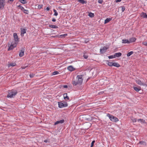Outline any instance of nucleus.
<instances>
[{
    "mask_svg": "<svg viewBox=\"0 0 147 147\" xmlns=\"http://www.w3.org/2000/svg\"><path fill=\"white\" fill-rule=\"evenodd\" d=\"M83 76L78 75L76 77V79L75 80H73L72 82V83L74 86H76L78 85H81L82 82Z\"/></svg>",
    "mask_w": 147,
    "mask_h": 147,
    "instance_id": "nucleus-1",
    "label": "nucleus"
},
{
    "mask_svg": "<svg viewBox=\"0 0 147 147\" xmlns=\"http://www.w3.org/2000/svg\"><path fill=\"white\" fill-rule=\"evenodd\" d=\"M13 36L14 38V40L15 42L13 43L12 42L10 47L8 48V50H10L13 49L14 48L16 47L17 45V44L18 41V38L17 36V34L16 33H14L13 34Z\"/></svg>",
    "mask_w": 147,
    "mask_h": 147,
    "instance_id": "nucleus-2",
    "label": "nucleus"
},
{
    "mask_svg": "<svg viewBox=\"0 0 147 147\" xmlns=\"http://www.w3.org/2000/svg\"><path fill=\"white\" fill-rule=\"evenodd\" d=\"M17 93V92L16 90H12L9 91L8 94L7 96L8 98H13Z\"/></svg>",
    "mask_w": 147,
    "mask_h": 147,
    "instance_id": "nucleus-3",
    "label": "nucleus"
},
{
    "mask_svg": "<svg viewBox=\"0 0 147 147\" xmlns=\"http://www.w3.org/2000/svg\"><path fill=\"white\" fill-rule=\"evenodd\" d=\"M107 116L108 117L110 120L112 121L116 122L119 121V119L113 116L110 114H107Z\"/></svg>",
    "mask_w": 147,
    "mask_h": 147,
    "instance_id": "nucleus-4",
    "label": "nucleus"
},
{
    "mask_svg": "<svg viewBox=\"0 0 147 147\" xmlns=\"http://www.w3.org/2000/svg\"><path fill=\"white\" fill-rule=\"evenodd\" d=\"M59 107L60 108H62L67 107L68 105L67 103L65 102H58Z\"/></svg>",
    "mask_w": 147,
    "mask_h": 147,
    "instance_id": "nucleus-5",
    "label": "nucleus"
},
{
    "mask_svg": "<svg viewBox=\"0 0 147 147\" xmlns=\"http://www.w3.org/2000/svg\"><path fill=\"white\" fill-rule=\"evenodd\" d=\"M136 83L138 85L140 86H147V85L144 83L143 82H142L140 80L138 79L136 80Z\"/></svg>",
    "mask_w": 147,
    "mask_h": 147,
    "instance_id": "nucleus-6",
    "label": "nucleus"
},
{
    "mask_svg": "<svg viewBox=\"0 0 147 147\" xmlns=\"http://www.w3.org/2000/svg\"><path fill=\"white\" fill-rule=\"evenodd\" d=\"M5 5V0H0V9L3 8Z\"/></svg>",
    "mask_w": 147,
    "mask_h": 147,
    "instance_id": "nucleus-7",
    "label": "nucleus"
},
{
    "mask_svg": "<svg viewBox=\"0 0 147 147\" xmlns=\"http://www.w3.org/2000/svg\"><path fill=\"white\" fill-rule=\"evenodd\" d=\"M108 48L105 47H103L102 49H100L101 53H103L106 52Z\"/></svg>",
    "mask_w": 147,
    "mask_h": 147,
    "instance_id": "nucleus-8",
    "label": "nucleus"
},
{
    "mask_svg": "<svg viewBox=\"0 0 147 147\" xmlns=\"http://www.w3.org/2000/svg\"><path fill=\"white\" fill-rule=\"evenodd\" d=\"M26 29H25L24 28H21V35L22 36H24V34H25L26 32Z\"/></svg>",
    "mask_w": 147,
    "mask_h": 147,
    "instance_id": "nucleus-9",
    "label": "nucleus"
},
{
    "mask_svg": "<svg viewBox=\"0 0 147 147\" xmlns=\"http://www.w3.org/2000/svg\"><path fill=\"white\" fill-rule=\"evenodd\" d=\"M24 49L21 50L19 54V55L20 57H22L24 55Z\"/></svg>",
    "mask_w": 147,
    "mask_h": 147,
    "instance_id": "nucleus-10",
    "label": "nucleus"
},
{
    "mask_svg": "<svg viewBox=\"0 0 147 147\" xmlns=\"http://www.w3.org/2000/svg\"><path fill=\"white\" fill-rule=\"evenodd\" d=\"M64 122V120L63 119H61L59 121H57L54 124L55 125H56L59 123H62Z\"/></svg>",
    "mask_w": 147,
    "mask_h": 147,
    "instance_id": "nucleus-11",
    "label": "nucleus"
},
{
    "mask_svg": "<svg viewBox=\"0 0 147 147\" xmlns=\"http://www.w3.org/2000/svg\"><path fill=\"white\" fill-rule=\"evenodd\" d=\"M140 16L144 18H147V15L145 13L142 12L140 14Z\"/></svg>",
    "mask_w": 147,
    "mask_h": 147,
    "instance_id": "nucleus-12",
    "label": "nucleus"
},
{
    "mask_svg": "<svg viewBox=\"0 0 147 147\" xmlns=\"http://www.w3.org/2000/svg\"><path fill=\"white\" fill-rule=\"evenodd\" d=\"M67 69L70 71H74L75 69L72 66H69L67 67Z\"/></svg>",
    "mask_w": 147,
    "mask_h": 147,
    "instance_id": "nucleus-13",
    "label": "nucleus"
},
{
    "mask_svg": "<svg viewBox=\"0 0 147 147\" xmlns=\"http://www.w3.org/2000/svg\"><path fill=\"white\" fill-rule=\"evenodd\" d=\"M134 89L135 90L136 92H139L140 90H141V87L138 86V87H134Z\"/></svg>",
    "mask_w": 147,
    "mask_h": 147,
    "instance_id": "nucleus-14",
    "label": "nucleus"
},
{
    "mask_svg": "<svg viewBox=\"0 0 147 147\" xmlns=\"http://www.w3.org/2000/svg\"><path fill=\"white\" fill-rule=\"evenodd\" d=\"M115 57H119L121 56V53H115L114 55Z\"/></svg>",
    "mask_w": 147,
    "mask_h": 147,
    "instance_id": "nucleus-15",
    "label": "nucleus"
},
{
    "mask_svg": "<svg viewBox=\"0 0 147 147\" xmlns=\"http://www.w3.org/2000/svg\"><path fill=\"white\" fill-rule=\"evenodd\" d=\"M114 66L118 67H120V65L117 63L113 62V66Z\"/></svg>",
    "mask_w": 147,
    "mask_h": 147,
    "instance_id": "nucleus-16",
    "label": "nucleus"
},
{
    "mask_svg": "<svg viewBox=\"0 0 147 147\" xmlns=\"http://www.w3.org/2000/svg\"><path fill=\"white\" fill-rule=\"evenodd\" d=\"M122 42L124 43H130L129 40L127 39H123L122 40Z\"/></svg>",
    "mask_w": 147,
    "mask_h": 147,
    "instance_id": "nucleus-17",
    "label": "nucleus"
},
{
    "mask_svg": "<svg viewBox=\"0 0 147 147\" xmlns=\"http://www.w3.org/2000/svg\"><path fill=\"white\" fill-rule=\"evenodd\" d=\"M136 40V38H130L129 40V42H130V43L131 42H135Z\"/></svg>",
    "mask_w": 147,
    "mask_h": 147,
    "instance_id": "nucleus-18",
    "label": "nucleus"
},
{
    "mask_svg": "<svg viewBox=\"0 0 147 147\" xmlns=\"http://www.w3.org/2000/svg\"><path fill=\"white\" fill-rule=\"evenodd\" d=\"M137 121L139 123H145V120H144L143 119H138V120Z\"/></svg>",
    "mask_w": 147,
    "mask_h": 147,
    "instance_id": "nucleus-19",
    "label": "nucleus"
},
{
    "mask_svg": "<svg viewBox=\"0 0 147 147\" xmlns=\"http://www.w3.org/2000/svg\"><path fill=\"white\" fill-rule=\"evenodd\" d=\"M63 97L65 100H69V97L67 96V94H63Z\"/></svg>",
    "mask_w": 147,
    "mask_h": 147,
    "instance_id": "nucleus-20",
    "label": "nucleus"
},
{
    "mask_svg": "<svg viewBox=\"0 0 147 147\" xmlns=\"http://www.w3.org/2000/svg\"><path fill=\"white\" fill-rule=\"evenodd\" d=\"M111 19L110 18H107L105 21L104 24H106L111 21Z\"/></svg>",
    "mask_w": 147,
    "mask_h": 147,
    "instance_id": "nucleus-21",
    "label": "nucleus"
},
{
    "mask_svg": "<svg viewBox=\"0 0 147 147\" xmlns=\"http://www.w3.org/2000/svg\"><path fill=\"white\" fill-rule=\"evenodd\" d=\"M49 27L50 28H58L57 26H55V25H50Z\"/></svg>",
    "mask_w": 147,
    "mask_h": 147,
    "instance_id": "nucleus-22",
    "label": "nucleus"
},
{
    "mask_svg": "<svg viewBox=\"0 0 147 147\" xmlns=\"http://www.w3.org/2000/svg\"><path fill=\"white\" fill-rule=\"evenodd\" d=\"M140 144L141 145L145 146L146 145V142L144 141H140L138 143V144Z\"/></svg>",
    "mask_w": 147,
    "mask_h": 147,
    "instance_id": "nucleus-23",
    "label": "nucleus"
},
{
    "mask_svg": "<svg viewBox=\"0 0 147 147\" xmlns=\"http://www.w3.org/2000/svg\"><path fill=\"white\" fill-rule=\"evenodd\" d=\"M20 2L23 4H25L27 3V1L26 0H19Z\"/></svg>",
    "mask_w": 147,
    "mask_h": 147,
    "instance_id": "nucleus-24",
    "label": "nucleus"
},
{
    "mask_svg": "<svg viewBox=\"0 0 147 147\" xmlns=\"http://www.w3.org/2000/svg\"><path fill=\"white\" fill-rule=\"evenodd\" d=\"M16 65L15 63H11L9 64V67L10 66H14Z\"/></svg>",
    "mask_w": 147,
    "mask_h": 147,
    "instance_id": "nucleus-25",
    "label": "nucleus"
},
{
    "mask_svg": "<svg viewBox=\"0 0 147 147\" xmlns=\"http://www.w3.org/2000/svg\"><path fill=\"white\" fill-rule=\"evenodd\" d=\"M133 53V51H130V52H129V53H128L127 54V57H129L131 55H132Z\"/></svg>",
    "mask_w": 147,
    "mask_h": 147,
    "instance_id": "nucleus-26",
    "label": "nucleus"
},
{
    "mask_svg": "<svg viewBox=\"0 0 147 147\" xmlns=\"http://www.w3.org/2000/svg\"><path fill=\"white\" fill-rule=\"evenodd\" d=\"M107 65L109 66H110V67L113 66V62H108L107 63Z\"/></svg>",
    "mask_w": 147,
    "mask_h": 147,
    "instance_id": "nucleus-27",
    "label": "nucleus"
},
{
    "mask_svg": "<svg viewBox=\"0 0 147 147\" xmlns=\"http://www.w3.org/2000/svg\"><path fill=\"white\" fill-rule=\"evenodd\" d=\"M78 1L82 4H84L85 3V1L84 0H78Z\"/></svg>",
    "mask_w": 147,
    "mask_h": 147,
    "instance_id": "nucleus-28",
    "label": "nucleus"
},
{
    "mask_svg": "<svg viewBox=\"0 0 147 147\" xmlns=\"http://www.w3.org/2000/svg\"><path fill=\"white\" fill-rule=\"evenodd\" d=\"M131 121L133 122H135L136 121V118H135L134 117H131Z\"/></svg>",
    "mask_w": 147,
    "mask_h": 147,
    "instance_id": "nucleus-29",
    "label": "nucleus"
},
{
    "mask_svg": "<svg viewBox=\"0 0 147 147\" xmlns=\"http://www.w3.org/2000/svg\"><path fill=\"white\" fill-rule=\"evenodd\" d=\"M120 7L121 8V11L122 12H123L125 11V7L122 6Z\"/></svg>",
    "mask_w": 147,
    "mask_h": 147,
    "instance_id": "nucleus-30",
    "label": "nucleus"
},
{
    "mask_svg": "<svg viewBox=\"0 0 147 147\" xmlns=\"http://www.w3.org/2000/svg\"><path fill=\"white\" fill-rule=\"evenodd\" d=\"M88 16L90 17H92L94 16V14L92 13H89Z\"/></svg>",
    "mask_w": 147,
    "mask_h": 147,
    "instance_id": "nucleus-31",
    "label": "nucleus"
},
{
    "mask_svg": "<svg viewBox=\"0 0 147 147\" xmlns=\"http://www.w3.org/2000/svg\"><path fill=\"white\" fill-rule=\"evenodd\" d=\"M59 73V72L57 71H55L54 72H53L52 73V75H55L58 74Z\"/></svg>",
    "mask_w": 147,
    "mask_h": 147,
    "instance_id": "nucleus-32",
    "label": "nucleus"
},
{
    "mask_svg": "<svg viewBox=\"0 0 147 147\" xmlns=\"http://www.w3.org/2000/svg\"><path fill=\"white\" fill-rule=\"evenodd\" d=\"M24 12V13H26V14H28L29 13V11L28 10L24 9V10L23 11Z\"/></svg>",
    "mask_w": 147,
    "mask_h": 147,
    "instance_id": "nucleus-33",
    "label": "nucleus"
},
{
    "mask_svg": "<svg viewBox=\"0 0 147 147\" xmlns=\"http://www.w3.org/2000/svg\"><path fill=\"white\" fill-rule=\"evenodd\" d=\"M53 11L54 12V15L56 16H57L58 15V13L57 12V11L56 10L54 9L53 10Z\"/></svg>",
    "mask_w": 147,
    "mask_h": 147,
    "instance_id": "nucleus-34",
    "label": "nucleus"
},
{
    "mask_svg": "<svg viewBox=\"0 0 147 147\" xmlns=\"http://www.w3.org/2000/svg\"><path fill=\"white\" fill-rule=\"evenodd\" d=\"M108 58L109 59H111L115 58V56L114 55H110L108 56Z\"/></svg>",
    "mask_w": 147,
    "mask_h": 147,
    "instance_id": "nucleus-35",
    "label": "nucleus"
},
{
    "mask_svg": "<svg viewBox=\"0 0 147 147\" xmlns=\"http://www.w3.org/2000/svg\"><path fill=\"white\" fill-rule=\"evenodd\" d=\"M18 7L22 11H23L24 10V7L21 6L20 5H18Z\"/></svg>",
    "mask_w": 147,
    "mask_h": 147,
    "instance_id": "nucleus-36",
    "label": "nucleus"
},
{
    "mask_svg": "<svg viewBox=\"0 0 147 147\" xmlns=\"http://www.w3.org/2000/svg\"><path fill=\"white\" fill-rule=\"evenodd\" d=\"M34 76V74H33L32 73L30 74V78H33Z\"/></svg>",
    "mask_w": 147,
    "mask_h": 147,
    "instance_id": "nucleus-37",
    "label": "nucleus"
},
{
    "mask_svg": "<svg viewBox=\"0 0 147 147\" xmlns=\"http://www.w3.org/2000/svg\"><path fill=\"white\" fill-rule=\"evenodd\" d=\"M142 44L145 46H147V42H142Z\"/></svg>",
    "mask_w": 147,
    "mask_h": 147,
    "instance_id": "nucleus-38",
    "label": "nucleus"
},
{
    "mask_svg": "<svg viewBox=\"0 0 147 147\" xmlns=\"http://www.w3.org/2000/svg\"><path fill=\"white\" fill-rule=\"evenodd\" d=\"M94 142H95L94 140H93L92 141V142L91 144V146L90 147H92Z\"/></svg>",
    "mask_w": 147,
    "mask_h": 147,
    "instance_id": "nucleus-39",
    "label": "nucleus"
},
{
    "mask_svg": "<svg viewBox=\"0 0 147 147\" xmlns=\"http://www.w3.org/2000/svg\"><path fill=\"white\" fill-rule=\"evenodd\" d=\"M103 2L102 0H98V2L100 3H102Z\"/></svg>",
    "mask_w": 147,
    "mask_h": 147,
    "instance_id": "nucleus-40",
    "label": "nucleus"
},
{
    "mask_svg": "<svg viewBox=\"0 0 147 147\" xmlns=\"http://www.w3.org/2000/svg\"><path fill=\"white\" fill-rule=\"evenodd\" d=\"M42 6H43V5H39L38 6V8L40 9V8H41L42 7Z\"/></svg>",
    "mask_w": 147,
    "mask_h": 147,
    "instance_id": "nucleus-41",
    "label": "nucleus"
},
{
    "mask_svg": "<svg viewBox=\"0 0 147 147\" xmlns=\"http://www.w3.org/2000/svg\"><path fill=\"white\" fill-rule=\"evenodd\" d=\"M84 57L85 59H87L88 57V56L84 54Z\"/></svg>",
    "mask_w": 147,
    "mask_h": 147,
    "instance_id": "nucleus-42",
    "label": "nucleus"
},
{
    "mask_svg": "<svg viewBox=\"0 0 147 147\" xmlns=\"http://www.w3.org/2000/svg\"><path fill=\"white\" fill-rule=\"evenodd\" d=\"M121 0H117L116 1V2L118 3L121 1Z\"/></svg>",
    "mask_w": 147,
    "mask_h": 147,
    "instance_id": "nucleus-43",
    "label": "nucleus"
},
{
    "mask_svg": "<svg viewBox=\"0 0 147 147\" xmlns=\"http://www.w3.org/2000/svg\"><path fill=\"white\" fill-rule=\"evenodd\" d=\"M56 21V20L55 19V18H53L52 20V21L53 22H55Z\"/></svg>",
    "mask_w": 147,
    "mask_h": 147,
    "instance_id": "nucleus-44",
    "label": "nucleus"
},
{
    "mask_svg": "<svg viewBox=\"0 0 147 147\" xmlns=\"http://www.w3.org/2000/svg\"><path fill=\"white\" fill-rule=\"evenodd\" d=\"M46 9L47 11H49V10L50 9V8L49 7H47V8H46Z\"/></svg>",
    "mask_w": 147,
    "mask_h": 147,
    "instance_id": "nucleus-45",
    "label": "nucleus"
},
{
    "mask_svg": "<svg viewBox=\"0 0 147 147\" xmlns=\"http://www.w3.org/2000/svg\"><path fill=\"white\" fill-rule=\"evenodd\" d=\"M67 34H65L63 35H61V36H67Z\"/></svg>",
    "mask_w": 147,
    "mask_h": 147,
    "instance_id": "nucleus-46",
    "label": "nucleus"
},
{
    "mask_svg": "<svg viewBox=\"0 0 147 147\" xmlns=\"http://www.w3.org/2000/svg\"><path fill=\"white\" fill-rule=\"evenodd\" d=\"M63 87H64V88H67V85H64V86H63Z\"/></svg>",
    "mask_w": 147,
    "mask_h": 147,
    "instance_id": "nucleus-47",
    "label": "nucleus"
},
{
    "mask_svg": "<svg viewBox=\"0 0 147 147\" xmlns=\"http://www.w3.org/2000/svg\"><path fill=\"white\" fill-rule=\"evenodd\" d=\"M44 142H46V143H47V142H48V140H44Z\"/></svg>",
    "mask_w": 147,
    "mask_h": 147,
    "instance_id": "nucleus-48",
    "label": "nucleus"
},
{
    "mask_svg": "<svg viewBox=\"0 0 147 147\" xmlns=\"http://www.w3.org/2000/svg\"><path fill=\"white\" fill-rule=\"evenodd\" d=\"M26 67H27V66H26V67L23 66V67H22V69H25V68Z\"/></svg>",
    "mask_w": 147,
    "mask_h": 147,
    "instance_id": "nucleus-49",
    "label": "nucleus"
},
{
    "mask_svg": "<svg viewBox=\"0 0 147 147\" xmlns=\"http://www.w3.org/2000/svg\"><path fill=\"white\" fill-rule=\"evenodd\" d=\"M88 40L87 39H86L85 41V42L86 43H87V42H88Z\"/></svg>",
    "mask_w": 147,
    "mask_h": 147,
    "instance_id": "nucleus-50",
    "label": "nucleus"
},
{
    "mask_svg": "<svg viewBox=\"0 0 147 147\" xmlns=\"http://www.w3.org/2000/svg\"><path fill=\"white\" fill-rule=\"evenodd\" d=\"M9 1H13L14 0H9Z\"/></svg>",
    "mask_w": 147,
    "mask_h": 147,
    "instance_id": "nucleus-51",
    "label": "nucleus"
}]
</instances>
